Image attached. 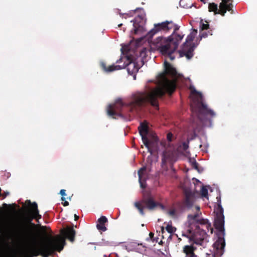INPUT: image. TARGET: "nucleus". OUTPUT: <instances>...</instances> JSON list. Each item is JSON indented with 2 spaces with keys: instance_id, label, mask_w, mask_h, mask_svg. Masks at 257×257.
Wrapping results in <instances>:
<instances>
[{
  "instance_id": "nucleus-1",
  "label": "nucleus",
  "mask_w": 257,
  "mask_h": 257,
  "mask_svg": "<svg viewBox=\"0 0 257 257\" xmlns=\"http://www.w3.org/2000/svg\"><path fill=\"white\" fill-rule=\"evenodd\" d=\"M28 206L25 208V222L21 225V236L27 244L19 247L12 257H49L55 251L60 252L68 238L71 242L75 240V230L72 227L62 229L61 233L55 236L48 235L49 227L39 224L42 215L39 214L36 202L26 201Z\"/></svg>"
},
{
  "instance_id": "nucleus-2",
  "label": "nucleus",
  "mask_w": 257,
  "mask_h": 257,
  "mask_svg": "<svg viewBox=\"0 0 257 257\" xmlns=\"http://www.w3.org/2000/svg\"><path fill=\"white\" fill-rule=\"evenodd\" d=\"M165 70L158 76L159 86L150 91H143L135 95V102L138 104H144L150 102L151 105L154 107L159 108L158 99L162 97L166 93L171 95L176 89V84L174 81L169 80L167 75L175 77L177 71L170 63L165 61L164 63Z\"/></svg>"
},
{
  "instance_id": "nucleus-3",
  "label": "nucleus",
  "mask_w": 257,
  "mask_h": 257,
  "mask_svg": "<svg viewBox=\"0 0 257 257\" xmlns=\"http://www.w3.org/2000/svg\"><path fill=\"white\" fill-rule=\"evenodd\" d=\"M195 208L197 211V212L194 215L189 214L187 216L189 225L188 231L190 233L192 232L190 239L193 240L194 243L203 245L207 236L205 229L208 231L210 230L211 233H213V229L207 219H198L200 215L201 214L200 212V208L197 205Z\"/></svg>"
},
{
  "instance_id": "nucleus-4",
  "label": "nucleus",
  "mask_w": 257,
  "mask_h": 257,
  "mask_svg": "<svg viewBox=\"0 0 257 257\" xmlns=\"http://www.w3.org/2000/svg\"><path fill=\"white\" fill-rule=\"evenodd\" d=\"M166 21L168 31L173 29V32L167 39L162 37L158 38V42H161V44L158 47L160 52L163 55L167 56L172 61L175 59L173 53L177 50L184 35L177 33V31L180 28L179 26L175 24L172 21Z\"/></svg>"
},
{
  "instance_id": "nucleus-5",
  "label": "nucleus",
  "mask_w": 257,
  "mask_h": 257,
  "mask_svg": "<svg viewBox=\"0 0 257 257\" xmlns=\"http://www.w3.org/2000/svg\"><path fill=\"white\" fill-rule=\"evenodd\" d=\"M214 212L216 213L214 218V226L218 232L217 235V240L214 243V249L213 257H220L224 253V249L225 245L224 236V216L223 215V209L220 202L217 204Z\"/></svg>"
},
{
  "instance_id": "nucleus-6",
  "label": "nucleus",
  "mask_w": 257,
  "mask_h": 257,
  "mask_svg": "<svg viewBox=\"0 0 257 257\" xmlns=\"http://www.w3.org/2000/svg\"><path fill=\"white\" fill-rule=\"evenodd\" d=\"M143 92H138L133 94L132 101L128 104L124 103L121 99H117L113 104H110L107 109V113L108 115L113 118H116V116H121V112L123 111V108L126 106L130 112L134 111H138L141 107L146 106L148 104H151L150 102H147L144 104H138L135 102V95L139 93Z\"/></svg>"
},
{
  "instance_id": "nucleus-7",
  "label": "nucleus",
  "mask_w": 257,
  "mask_h": 257,
  "mask_svg": "<svg viewBox=\"0 0 257 257\" xmlns=\"http://www.w3.org/2000/svg\"><path fill=\"white\" fill-rule=\"evenodd\" d=\"M126 58L128 63L126 65L123 64L122 66L114 64L107 66L105 62H101L100 63L101 68L104 72L109 73L115 70H120L127 66V70L129 74H133L137 72L139 70V67L137 64L134 61L133 57L131 55H127Z\"/></svg>"
},
{
  "instance_id": "nucleus-8",
  "label": "nucleus",
  "mask_w": 257,
  "mask_h": 257,
  "mask_svg": "<svg viewBox=\"0 0 257 257\" xmlns=\"http://www.w3.org/2000/svg\"><path fill=\"white\" fill-rule=\"evenodd\" d=\"M158 206L163 208V205L155 201L153 197L149 195L139 201L134 203V206L138 209L139 213L144 216L145 215L144 209L146 208L149 210H154Z\"/></svg>"
},
{
  "instance_id": "nucleus-9",
  "label": "nucleus",
  "mask_w": 257,
  "mask_h": 257,
  "mask_svg": "<svg viewBox=\"0 0 257 257\" xmlns=\"http://www.w3.org/2000/svg\"><path fill=\"white\" fill-rule=\"evenodd\" d=\"M197 33V30L193 29L192 32L187 36L185 42L182 45V48L179 50V53L180 57H186L188 59H190L194 55V51L195 49L194 44H189L194 40Z\"/></svg>"
},
{
  "instance_id": "nucleus-10",
  "label": "nucleus",
  "mask_w": 257,
  "mask_h": 257,
  "mask_svg": "<svg viewBox=\"0 0 257 257\" xmlns=\"http://www.w3.org/2000/svg\"><path fill=\"white\" fill-rule=\"evenodd\" d=\"M184 198L180 203V207L182 210L190 209L193 206L195 201V194L197 191H192L189 188H184L183 189Z\"/></svg>"
},
{
  "instance_id": "nucleus-11",
  "label": "nucleus",
  "mask_w": 257,
  "mask_h": 257,
  "mask_svg": "<svg viewBox=\"0 0 257 257\" xmlns=\"http://www.w3.org/2000/svg\"><path fill=\"white\" fill-rule=\"evenodd\" d=\"M226 0H221V3L219 5V9H218L217 4L212 3H209L208 5V10L210 12H214L215 14H220L224 16L226 11L230 12L232 11L233 7L232 4L227 5Z\"/></svg>"
},
{
  "instance_id": "nucleus-12",
  "label": "nucleus",
  "mask_w": 257,
  "mask_h": 257,
  "mask_svg": "<svg viewBox=\"0 0 257 257\" xmlns=\"http://www.w3.org/2000/svg\"><path fill=\"white\" fill-rule=\"evenodd\" d=\"M139 133L142 137V139L143 144L147 148L148 152L152 153V148L154 147L156 144L157 142L156 140L149 141L147 137L148 134V127L147 124L144 123H141L140 126L138 127Z\"/></svg>"
},
{
  "instance_id": "nucleus-13",
  "label": "nucleus",
  "mask_w": 257,
  "mask_h": 257,
  "mask_svg": "<svg viewBox=\"0 0 257 257\" xmlns=\"http://www.w3.org/2000/svg\"><path fill=\"white\" fill-rule=\"evenodd\" d=\"M188 232L190 234L189 236L184 234H183V235L187 236L189 238L190 241L192 242L193 243L190 245H184L183 247V252L185 254V257H196V255L194 252L197 249V248L194 245V244H195V243L194 242L193 240L190 239L192 232L190 233L189 231ZM196 244H197L196 243ZM198 244L199 245V244Z\"/></svg>"
},
{
  "instance_id": "nucleus-14",
  "label": "nucleus",
  "mask_w": 257,
  "mask_h": 257,
  "mask_svg": "<svg viewBox=\"0 0 257 257\" xmlns=\"http://www.w3.org/2000/svg\"><path fill=\"white\" fill-rule=\"evenodd\" d=\"M197 106L198 108L199 113L200 114L210 115L211 117L215 115V112L212 110L208 108L207 105L202 101L198 102Z\"/></svg>"
},
{
  "instance_id": "nucleus-15",
  "label": "nucleus",
  "mask_w": 257,
  "mask_h": 257,
  "mask_svg": "<svg viewBox=\"0 0 257 257\" xmlns=\"http://www.w3.org/2000/svg\"><path fill=\"white\" fill-rule=\"evenodd\" d=\"M167 27V21L155 24L154 28L148 33V36L149 37H152L155 34L161 30L168 31Z\"/></svg>"
},
{
  "instance_id": "nucleus-16",
  "label": "nucleus",
  "mask_w": 257,
  "mask_h": 257,
  "mask_svg": "<svg viewBox=\"0 0 257 257\" xmlns=\"http://www.w3.org/2000/svg\"><path fill=\"white\" fill-rule=\"evenodd\" d=\"M173 153L171 151L165 150L163 152L162 159V166L166 165L168 162H171L173 159Z\"/></svg>"
},
{
  "instance_id": "nucleus-17",
  "label": "nucleus",
  "mask_w": 257,
  "mask_h": 257,
  "mask_svg": "<svg viewBox=\"0 0 257 257\" xmlns=\"http://www.w3.org/2000/svg\"><path fill=\"white\" fill-rule=\"evenodd\" d=\"M98 223L96 225L97 228L102 231H105L107 230L106 227L105 226V224L107 222V218L104 216H101L98 219Z\"/></svg>"
},
{
  "instance_id": "nucleus-18",
  "label": "nucleus",
  "mask_w": 257,
  "mask_h": 257,
  "mask_svg": "<svg viewBox=\"0 0 257 257\" xmlns=\"http://www.w3.org/2000/svg\"><path fill=\"white\" fill-rule=\"evenodd\" d=\"M146 170V167H143L141 168L138 172L139 176V181L140 184V186L142 188H145L146 187V181L145 178H144V175Z\"/></svg>"
},
{
  "instance_id": "nucleus-19",
  "label": "nucleus",
  "mask_w": 257,
  "mask_h": 257,
  "mask_svg": "<svg viewBox=\"0 0 257 257\" xmlns=\"http://www.w3.org/2000/svg\"><path fill=\"white\" fill-rule=\"evenodd\" d=\"M213 35V30H208L207 31H203L200 32L199 37L200 39L202 38H206L209 36H212Z\"/></svg>"
},
{
  "instance_id": "nucleus-20",
  "label": "nucleus",
  "mask_w": 257,
  "mask_h": 257,
  "mask_svg": "<svg viewBox=\"0 0 257 257\" xmlns=\"http://www.w3.org/2000/svg\"><path fill=\"white\" fill-rule=\"evenodd\" d=\"M205 23L203 22V20H201L200 22V32L211 29L209 27L208 23L207 21H205Z\"/></svg>"
},
{
  "instance_id": "nucleus-21",
  "label": "nucleus",
  "mask_w": 257,
  "mask_h": 257,
  "mask_svg": "<svg viewBox=\"0 0 257 257\" xmlns=\"http://www.w3.org/2000/svg\"><path fill=\"white\" fill-rule=\"evenodd\" d=\"M201 195L202 197H207L208 190L205 186H202L201 189Z\"/></svg>"
},
{
  "instance_id": "nucleus-22",
  "label": "nucleus",
  "mask_w": 257,
  "mask_h": 257,
  "mask_svg": "<svg viewBox=\"0 0 257 257\" xmlns=\"http://www.w3.org/2000/svg\"><path fill=\"white\" fill-rule=\"evenodd\" d=\"M166 229L170 233H172L176 230V228L175 227L169 224L166 227Z\"/></svg>"
},
{
  "instance_id": "nucleus-23",
  "label": "nucleus",
  "mask_w": 257,
  "mask_h": 257,
  "mask_svg": "<svg viewBox=\"0 0 257 257\" xmlns=\"http://www.w3.org/2000/svg\"><path fill=\"white\" fill-rule=\"evenodd\" d=\"M181 148L183 151H186L189 148L188 142H183Z\"/></svg>"
},
{
  "instance_id": "nucleus-24",
  "label": "nucleus",
  "mask_w": 257,
  "mask_h": 257,
  "mask_svg": "<svg viewBox=\"0 0 257 257\" xmlns=\"http://www.w3.org/2000/svg\"><path fill=\"white\" fill-rule=\"evenodd\" d=\"M60 193L62 195L61 200L63 201L65 200V196L66 195V190L65 189H62L60 190Z\"/></svg>"
},
{
  "instance_id": "nucleus-25",
  "label": "nucleus",
  "mask_w": 257,
  "mask_h": 257,
  "mask_svg": "<svg viewBox=\"0 0 257 257\" xmlns=\"http://www.w3.org/2000/svg\"><path fill=\"white\" fill-rule=\"evenodd\" d=\"M173 137V135L171 133H168L167 135V139L169 142H171L172 141Z\"/></svg>"
},
{
  "instance_id": "nucleus-26",
  "label": "nucleus",
  "mask_w": 257,
  "mask_h": 257,
  "mask_svg": "<svg viewBox=\"0 0 257 257\" xmlns=\"http://www.w3.org/2000/svg\"><path fill=\"white\" fill-rule=\"evenodd\" d=\"M168 213L171 216H174L175 215L176 211L175 209H171L169 211Z\"/></svg>"
},
{
  "instance_id": "nucleus-27",
  "label": "nucleus",
  "mask_w": 257,
  "mask_h": 257,
  "mask_svg": "<svg viewBox=\"0 0 257 257\" xmlns=\"http://www.w3.org/2000/svg\"><path fill=\"white\" fill-rule=\"evenodd\" d=\"M198 166H199V164L195 162L193 164V167L194 168H195V169L198 170Z\"/></svg>"
},
{
  "instance_id": "nucleus-28",
  "label": "nucleus",
  "mask_w": 257,
  "mask_h": 257,
  "mask_svg": "<svg viewBox=\"0 0 257 257\" xmlns=\"http://www.w3.org/2000/svg\"><path fill=\"white\" fill-rule=\"evenodd\" d=\"M154 233L151 232H150L149 233V237H150V239L153 241L154 240V239H153V237H154Z\"/></svg>"
},
{
  "instance_id": "nucleus-29",
  "label": "nucleus",
  "mask_w": 257,
  "mask_h": 257,
  "mask_svg": "<svg viewBox=\"0 0 257 257\" xmlns=\"http://www.w3.org/2000/svg\"><path fill=\"white\" fill-rule=\"evenodd\" d=\"M9 194V193L8 192H5L3 194L1 195L3 196V198H6L8 195Z\"/></svg>"
},
{
  "instance_id": "nucleus-30",
  "label": "nucleus",
  "mask_w": 257,
  "mask_h": 257,
  "mask_svg": "<svg viewBox=\"0 0 257 257\" xmlns=\"http://www.w3.org/2000/svg\"><path fill=\"white\" fill-rule=\"evenodd\" d=\"M63 204L64 206H67L69 205V202L67 201H65Z\"/></svg>"
},
{
  "instance_id": "nucleus-31",
  "label": "nucleus",
  "mask_w": 257,
  "mask_h": 257,
  "mask_svg": "<svg viewBox=\"0 0 257 257\" xmlns=\"http://www.w3.org/2000/svg\"><path fill=\"white\" fill-rule=\"evenodd\" d=\"M226 4L227 5H230V4H232V0H226Z\"/></svg>"
},
{
  "instance_id": "nucleus-32",
  "label": "nucleus",
  "mask_w": 257,
  "mask_h": 257,
  "mask_svg": "<svg viewBox=\"0 0 257 257\" xmlns=\"http://www.w3.org/2000/svg\"><path fill=\"white\" fill-rule=\"evenodd\" d=\"M74 218H75V220L76 221L79 218V216H77L76 214H75L74 215Z\"/></svg>"
},
{
  "instance_id": "nucleus-33",
  "label": "nucleus",
  "mask_w": 257,
  "mask_h": 257,
  "mask_svg": "<svg viewBox=\"0 0 257 257\" xmlns=\"http://www.w3.org/2000/svg\"><path fill=\"white\" fill-rule=\"evenodd\" d=\"M122 61V59L120 58L118 60H117L116 62V63H119Z\"/></svg>"
},
{
  "instance_id": "nucleus-34",
  "label": "nucleus",
  "mask_w": 257,
  "mask_h": 257,
  "mask_svg": "<svg viewBox=\"0 0 257 257\" xmlns=\"http://www.w3.org/2000/svg\"><path fill=\"white\" fill-rule=\"evenodd\" d=\"M137 31H138V30H137V29H136L135 30V33H137Z\"/></svg>"
},
{
  "instance_id": "nucleus-35",
  "label": "nucleus",
  "mask_w": 257,
  "mask_h": 257,
  "mask_svg": "<svg viewBox=\"0 0 257 257\" xmlns=\"http://www.w3.org/2000/svg\"><path fill=\"white\" fill-rule=\"evenodd\" d=\"M122 24H119V25H118V26L119 27H120L121 26H122Z\"/></svg>"
},
{
  "instance_id": "nucleus-36",
  "label": "nucleus",
  "mask_w": 257,
  "mask_h": 257,
  "mask_svg": "<svg viewBox=\"0 0 257 257\" xmlns=\"http://www.w3.org/2000/svg\"><path fill=\"white\" fill-rule=\"evenodd\" d=\"M119 15H120L121 16L122 15H123V14H121V13H119ZM124 15H125V14H124Z\"/></svg>"
},
{
  "instance_id": "nucleus-37",
  "label": "nucleus",
  "mask_w": 257,
  "mask_h": 257,
  "mask_svg": "<svg viewBox=\"0 0 257 257\" xmlns=\"http://www.w3.org/2000/svg\"><path fill=\"white\" fill-rule=\"evenodd\" d=\"M2 194H1V189L0 188V196H1Z\"/></svg>"
},
{
  "instance_id": "nucleus-38",
  "label": "nucleus",
  "mask_w": 257,
  "mask_h": 257,
  "mask_svg": "<svg viewBox=\"0 0 257 257\" xmlns=\"http://www.w3.org/2000/svg\"><path fill=\"white\" fill-rule=\"evenodd\" d=\"M4 205H5V206H7V204L5 203V204H4Z\"/></svg>"
},
{
  "instance_id": "nucleus-39",
  "label": "nucleus",
  "mask_w": 257,
  "mask_h": 257,
  "mask_svg": "<svg viewBox=\"0 0 257 257\" xmlns=\"http://www.w3.org/2000/svg\"><path fill=\"white\" fill-rule=\"evenodd\" d=\"M200 1H201V2H203L205 3V2H204V0H200Z\"/></svg>"
},
{
  "instance_id": "nucleus-40",
  "label": "nucleus",
  "mask_w": 257,
  "mask_h": 257,
  "mask_svg": "<svg viewBox=\"0 0 257 257\" xmlns=\"http://www.w3.org/2000/svg\"><path fill=\"white\" fill-rule=\"evenodd\" d=\"M172 170H173V171H175V169H173V168H172Z\"/></svg>"
}]
</instances>
